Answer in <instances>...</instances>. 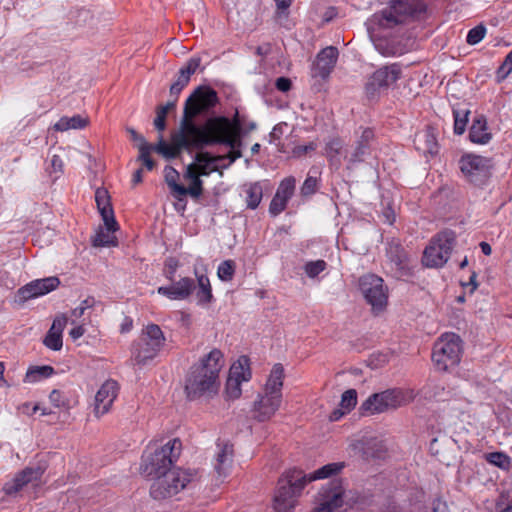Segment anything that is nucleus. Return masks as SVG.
<instances>
[{"label":"nucleus","mask_w":512,"mask_h":512,"mask_svg":"<svg viewBox=\"0 0 512 512\" xmlns=\"http://www.w3.org/2000/svg\"><path fill=\"white\" fill-rule=\"evenodd\" d=\"M218 103L217 92L209 86L197 87L186 99L178 130L171 134L168 144L159 137L153 150L167 159L177 158L183 150L192 152L203 149V122H196L197 116L208 113Z\"/></svg>","instance_id":"1"},{"label":"nucleus","mask_w":512,"mask_h":512,"mask_svg":"<svg viewBox=\"0 0 512 512\" xmlns=\"http://www.w3.org/2000/svg\"><path fill=\"white\" fill-rule=\"evenodd\" d=\"M344 468L341 462L329 463L305 474L302 470L293 468L286 471L278 480V487L274 496V509L276 512H291L295 507L297 497L307 483L318 479H325L338 474Z\"/></svg>","instance_id":"2"},{"label":"nucleus","mask_w":512,"mask_h":512,"mask_svg":"<svg viewBox=\"0 0 512 512\" xmlns=\"http://www.w3.org/2000/svg\"><path fill=\"white\" fill-rule=\"evenodd\" d=\"M223 366V353L216 348L205 355L198 364H194L185 381L188 399L214 397L220 388L219 373Z\"/></svg>","instance_id":"3"},{"label":"nucleus","mask_w":512,"mask_h":512,"mask_svg":"<svg viewBox=\"0 0 512 512\" xmlns=\"http://www.w3.org/2000/svg\"><path fill=\"white\" fill-rule=\"evenodd\" d=\"M243 123L236 110L232 119L225 116H212L203 122V148L213 145H225L230 148L234 159L242 157L241 129Z\"/></svg>","instance_id":"4"},{"label":"nucleus","mask_w":512,"mask_h":512,"mask_svg":"<svg viewBox=\"0 0 512 512\" xmlns=\"http://www.w3.org/2000/svg\"><path fill=\"white\" fill-rule=\"evenodd\" d=\"M194 273L196 282L190 277H182L178 281L172 280L170 285L158 287V294L170 300H186L194 294L198 305L210 304L214 297L208 276L203 273L199 274L197 270Z\"/></svg>","instance_id":"5"},{"label":"nucleus","mask_w":512,"mask_h":512,"mask_svg":"<svg viewBox=\"0 0 512 512\" xmlns=\"http://www.w3.org/2000/svg\"><path fill=\"white\" fill-rule=\"evenodd\" d=\"M425 14L426 5L421 0H391L387 7L372 16L371 21L380 28L391 29L397 25L421 20Z\"/></svg>","instance_id":"6"},{"label":"nucleus","mask_w":512,"mask_h":512,"mask_svg":"<svg viewBox=\"0 0 512 512\" xmlns=\"http://www.w3.org/2000/svg\"><path fill=\"white\" fill-rule=\"evenodd\" d=\"M284 368L277 363L273 366L263 392L258 394L253 404V417L259 422L270 420L282 403Z\"/></svg>","instance_id":"7"},{"label":"nucleus","mask_w":512,"mask_h":512,"mask_svg":"<svg viewBox=\"0 0 512 512\" xmlns=\"http://www.w3.org/2000/svg\"><path fill=\"white\" fill-rule=\"evenodd\" d=\"M181 449V441L174 438L154 452L145 453L142 457V472L146 476L156 477L157 479L170 470L171 466L178 460Z\"/></svg>","instance_id":"8"},{"label":"nucleus","mask_w":512,"mask_h":512,"mask_svg":"<svg viewBox=\"0 0 512 512\" xmlns=\"http://www.w3.org/2000/svg\"><path fill=\"white\" fill-rule=\"evenodd\" d=\"M414 399L412 390L387 389L370 395L360 406L361 415H374L409 404Z\"/></svg>","instance_id":"9"},{"label":"nucleus","mask_w":512,"mask_h":512,"mask_svg":"<svg viewBox=\"0 0 512 512\" xmlns=\"http://www.w3.org/2000/svg\"><path fill=\"white\" fill-rule=\"evenodd\" d=\"M166 338L157 324L146 325L138 341L132 346V360L136 365L144 366L152 361L165 345Z\"/></svg>","instance_id":"10"},{"label":"nucleus","mask_w":512,"mask_h":512,"mask_svg":"<svg viewBox=\"0 0 512 512\" xmlns=\"http://www.w3.org/2000/svg\"><path fill=\"white\" fill-rule=\"evenodd\" d=\"M461 339L454 333L442 335L434 344L432 361L440 371H447L449 368L458 365L461 359Z\"/></svg>","instance_id":"11"},{"label":"nucleus","mask_w":512,"mask_h":512,"mask_svg":"<svg viewBox=\"0 0 512 512\" xmlns=\"http://www.w3.org/2000/svg\"><path fill=\"white\" fill-rule=\"evenodd\" d=\"M193 474L181 469L169 470L155 479L150 488L151 496L156 500L172 497L191 482Z\"/></svg>","instance_id":"12"},{"label":"nucleus","mask_w":512,"mask_h":512,"mask_svg":"<svg viewBox=\"0 0 512 512\" xmlns=\"http://www.w3.org/2000/svg\"><path fill=\"white\" fill-rule=\"evenodd\" d=\"M458 168L465 181L475 186H483L491 176L492 162L490 158L466 153L458 160Z\"/></svg>","instance_id":"13"},{"label":"nucleus","mask_w":512,"mask_h":512,"mask_svg":"<svg viewBox=\"0 0 512 512\" xmlns=\"http://www.w3.org/2000/svg\"><path fill=\"white\" fill-rule=\"evenodd\" d=\"M455 242L452 231H443L434 236L423 253L422 262L431 268L442 267L449 259Z\"/></svg>","instance_id":"14"},{"label":"nucleus","mask_w":512,"mask_h":512,"mask_svg":"<svg viewBox=\"0 0 512 512\" xmlns=\"http://www.w3.org/2000/svg\"><path fill=\"white\" fill-rule=\"evenodd\" d=\"M359 288L374 313L385 309L388 302V289L381 277L365 274L359 279Z\"/></svg>","instance_id":"15"},{"label":"nucleus","mask_w":512,"mask_h":512,"mask_svg":"<svg viewBox=\"0 0 512 512\" xmlns=\"http://www.w3.org/2000/svg\"><path fill=\"white\" fill-rule=\"evenodd\" d=\"M386 256V267L393 277L401 279L412 274L410 258L399 243L390 242L386 249Z\"/></svg>","instance_id":"16"},{"label":"nucleus","mask_w":512,"mask_h":512,"mask_svg":"<svg viewBox=\"0 0 512 512\" xmlns=\"http://www.w3.org/2000/svg\"><path fill=\"white\" fill-rule=\"evenodd\" d=\"M344 503V488L340 481L333 480L323 487L312 512H337Z\"/></svg>","instance_id":"17"},{"label":"nucleus","mask_w":512,"mask_h":512,"mask_svg":"<svg viewBox=\"0 0 512 512\" xmlns=\"http://www.w3.org/2000/svg\"><path fill=\"white\" fill-rule=\"evenodd\" d=\"M401 72V67L396 63L376 70L366 84L367 95L373 98L381 90L393 85L400 78Z\"/></svg>","instance_id":"18"},{"label":"nucleus","mask_w":512,"mask_h":512,"mask_svg":"<svg viewBox=\"0 0 512 512\" xmlns=\"http://www.w3.org/2000/svg\"><path fill=\"white\" fill-rule=\"evenodd\" d=\"M295 185L296 180L292 176L286 177L280 182L269 205V213L272 216H277L286 209L288 201L294 195Z\"/></svg>","instance_id":"19"},{"label":"nucleus","mask_w":512,"mask_h":512,"mask_svg":"<svg viewBox=\"0 0 512 512\" xmlns=\"http://www.w3.org/2000/svg\"><path fill=\"white\" fill-rule=\"evenodd\" d=\"M118 390V383L114 380H107L101 385L95 395L94 413L97 417L109 412Z\"/></svg>","instance_id":"20"},{"label":"nucleus","mask_w":512,"mask_h":512,"mask_svg":"<svg viewBox=\"0 0 512 512\" xmlns=\"http://www.w3.org/2000/svg\"><path fill=\"white\" fill-rule=\"evenodd\" d=\"M59 283L60 281L57 277L37 279L21 287L17 295L21 301H27L53 291L58 287Z\"/></svg>","instance_id":"21"},{"label":"nucleus","mask_w":512,"mask_h":512,"mask_svg":"<svg viewBox=\"0 0 512 512\" xmlns=\"http://www.w3.org/2000/svg\"><path fill=\"white\" fill-rule=\"evenodd\" d=\"M43 470L40 467L25 468L18 473L11 481L5 483L3 490L9 496H15L22 488L29 483L37 482L41 479Z\"/></svg>","instance_id":"22"},{"label":"nucleus","mask_w":512,"mask_h":512,"mask_svg":"<svg viewBox=\"0 0 512 512\" xmlns=\"http://www.w3.org/2000/svg\"><path fill=\"white\" fill-rule=\"evenodd\" d=\"M339 56L338 49L334 46H328L322 49L313 65V76L322 79L327 78L334 69Z\"/></svg>","instance_id":"23"},{"label":"nucleus","mask_w":512,"mask_h":512,"mask_svg":"<svg viewBox=\"0 0 512 512\" xmlns=\"http://www.w3.org/2000/svg\"><path fill=\"white\" fill-rule=\"evenodd\" d=\"M201 64L200 57L190 58L186 64L178 71L176 80L170 86V96L178 99L181 91L188 85L191 76L196 72Z\"/></svg>","instance_id":"24"},{"label":"nucleus","mask_w":512,"mask_h":512,"mask_svg":"<svg viewBox=\"0 0 512 512\" xmlns=\"http://www.w3.org/2000/svg\"><path fill=\"white\" fill-rule=\"evenodd\" d=\"M95 201L98 211L104 221L105 228L109 231H116L117 222L114 217L108 191L104 188H98L95 192Z\"/></svg>","instance_id":"25"},{"label":"nucleus","mask_w":512,"mask_h":512,"mask_svg":"<svg viewBox=\"0 0 512 512\" xmlns=\"http://www.w3.org/2000/svg\"><path fill=\"white\" fill-rule=\"evenodd\" d=\"M374 139V132L371 128H364L361 131V135L355 143L352 151L345 157L348 160L349 165L362 162L367 155L370 154V144Z\"/></svg>","instance_id":"26"},{"label":"nucleus","mask_w":512,"mask_h":512,"mask_svg":"<svg viewBox=\"0 0 512 512\" xmlns=\"http://www.w3.org/2000/svg\"><path fill=\"white\" fill-rule=\"evenodd\" d=\"M68 322V318L64 315H58L53 320V323L45 336L43 343L44 345L53 350L59 351L63 346L62 332Z\"/></svg>","instance_id":"27"},{"label":"nucleus","mask_w":512,"mask_h":512,"mask_svg":"<svg viewBox=\"0 0 512 512\" xmlns=\"http://www.w3.org/2000/svg\"><path fill=\"white\" fill-rule=\"evenodd\" d=\"M217 452L215 454L214 469L218 476H227L233 462V445L226 442L217 444Z\"/></svg>","instance_id":"28"},{"label":"nucleus","mask_w":512,"mask_h":512,"mask_svg":"<svg viewBox=\"0 0 512 512\" xmlns=\"http://www.w3.org/2000/svg\"><path fill=\"white\" fill-rule=\"evenodd\" d=\"M492 138L483 115L476 117L469 130V139L476 144H487Z\"/></svg>","instance_id":"29"},{"label":"nucleus","mask_w":512,"mask_h":512,"mask_svg":"<svg viewBox=\"0 0 512 512\" xmlns=\"http://www.w3.org/2000/svg\"><path fill=\"white\" fill-rule=\"evenodd\" d=\"M241 189L247 208L255 210L263 198L262 183L259 181L245 183L242 185Z\"/></svg>","instance_id":"30"},{"label":"nucleus","mask_w":512,"mask_h":512,"mask_svg":"<svg viewBox=\"0 0 512 512\" xmlns=\"http://www.w3.org/2000/svg\"><path fill=\"white\" fill-rule=\"evenodd\" d=\"M192 164H195L196 170L201 176H208L221 168L216 156H211L208 152L197 153Z\"/></svg>","instance_id":"31"},{"label":"nucleus","mask_w":512,"mask_h":512,"mask_svg":"<svg viewBox=\"0 0 512 512\" xmlns=\"http://www.w3.org/2000/svg\"><path fill=\"white\" fill-rule=\"evenodd\" d=\"M200 174H198L196 170L195 164H189L187 166L186 172L184 174V177L188 180H190V185L188 188L185 187L186 195L189 194L193 198H198L202 192V180L200 179Z\"/></svg>","instance_id":"32"},{"label":"nucleus","mask_w":512,"mask_h":512,"mask_svg":"<svg viewBox=\"0 0 512 512\" xmlns=\"http://www.w3.org/2000/svg\"><path fill=\"white\" fill-rule=\"evenodd\" d=\"M88 118L79 114L72 117L63 116L54 125L56 131L64 132L70 129H83L88 125Z\"/></svg>","instance_id":"33"},{"label":"nucleus","mask_w":512,"mask_h":512,"mask_svg":"<svg viewBox=\"0 0 512 512\" xmlns=\"http://www.w3.org/2000/svg\"><path fill=\"white\" fill-rule=\"evenodd\" d=\"M55 370L50 365L30 366L25 374V383H37L51 377Z\"/></svg>","instance_id":"34"},{"label":"nucleus","mask_w":512,"mask_h":512,"mask_svg":"<svg viewBox=\"0 0 512 512\" xmlns=\"http://www.w3.org/2000/svg\"><path fill=\"white\" fill-rule=\"evenodd\" d=\"M229 376L238 379L241 382H247L251 378L249 367V358L241 356L230 368Z\"/></svg>","instance_id":"35"},{"label":"nucleus","mask_w":512,"mask_h":512,"mask_svg":"<svg viewBox=\"0 0 512 512\" xmlns=\"http://www.w3.org/2000/svg\"><path fill=\"white\" fill-rule=\"evenodd\" d=\"M165 181L171 189L173 195L178 199L186 195L185 187L178 183L179 173L176 169L171 166H167L164 169Z\"/></svg>","instance_id":"36"},{"label":"nucleus","mask_w":512,"mask_h":512,"mask_svg":"<svg viewBox=\"0 0 512 512\" xmlns=\"http://www.w3.org/2000/svg\"><path fill=\"white\" fill-rule=\"evenodd\" d=\"M343 143L339 138H333L325 146V155L332 165L339 167L341 165L340 155L342 153Z\"/></svg>","instance_id":"37"},{"label":"nucleus","mask_w":512,"mask_h":512,"mask_svg":"<svg viewBox=\"0 0 512 512\" xmlns=\"http://www.w3.org/2000/svg\"><path fill=\"white\" fill-rule=\"evenodd\" d=\"M488 463L503 469L508 470L511 466V458L504 452H491L485 455Z\"/></svg>","instance_id":"38"},{"label":"nucleus","mask_w":512,"mask_h":512,"mask_svg":"<svg viewBox=\"0 0 512 512\" xmlns=\"http://www.w3.org/2000/svg\"><path fill=\"white\" fill-rule=\"evenodd\" d=\"M419 140L425 141V147L424 152H428L430 154H434L437 152V140L434 134L433 129H427L422 134H419L418 136Z\"/></svg>","instance_id":"39"},{"label":"nucleus","mask_w":512,"mask_h":512,"mask_svg":"<svg viewBox=\"0 0 512 512\" xmlns=\"http://www.w3.org/2000/svg\"><path fill=\"white\" fill-rule=\"evenodd\" d=\"M235 272V264L232 260H225L218 266L217 275L222 281H231Z\"/></svg>","instance_id":"40"},{"label":"nucleus","mask_w":512,"mask_h":512,"mask_svg":"<svg viewBox=\"0 0 512 512\" xmlns=\"http://www.w3.org/2000/svg\"><path fill=\"white\" fill-rule=\"evenodd\" d=\"M357 404V392L355 389L346 390L340 401V407L344 409V412H350Z\"/></svg>","instance_id":"41"},{"label":"nucleus","mask_w":512,"mask_h":512,"mask_svg":"<svg viewBox=\"0 0 512 512\" xmlns=\"http://www.w3.org/2000/svg\"><path fill=\"white\" fill-rule=\"evenodd\" d=\"M327 267V263L322 260L309 261L304 266V271L309 278H315L322 273Z\"/></svg>","instance_id":"42"},{"label":"nucleus","mask_w":512,"mask_h":512,"mask_svg":"<svg viewBox=\"0 0 512 512\" xmlns=\"http://www.w3.org/2000/svg\"><path fill=\"white\" fill-rule=\"evenodd\" d=\"M469 111H454V133L461 135L464 133L468 122Z\"/></svg>","instance_id":"43"},{"label":"nucleus","mask_w":512,"mask_h":512,"mask_svg":"<svg viewBox=\"0 0 512 512\" xmlns=\"http://www.w3.org/2000/svg\"><path fill=\"white\" fill-rule=\"evenodd\" d=\"M241 381L228 376L226 382V395L229 399H237L241 396Z\"/></svg>","instance_id":"44"},{"label":"nucleus","mask_w":512,"mask_h":512,"mask_svg":"<svg viewBox=\"0 0 512 512\" xmlns=\"http://www.w3.org/2000/svg\"><path fill=\"white\" fill-rule=\"evenodd\" d=\"M50 402L57 408L69 409L70 402L67 396L60 390L54 389L49 395Z\"/></svg>","instance_id":"45"},{"label":"nucleus","mask_w":512,"mask_h":512,"mask_svg":"<svg viewBox=\"0 0 512 512\" xmlns=\"http://www.w3.org/2000/svg\"><path fill=\"white\" fill-rule=\"evenodd\" d=\"M486 35V28L484 25H477L468 31L466 41L470 45L478 44Z\"/></svg>","instance_id":"46"},{"label":"nucleus","mask_w":512,"mask_h":512,"mask_svg":"<svg viewBox=\"0 0 512 512\" xmlns=\"http://www.w3.org/2000/svg\"><path fill=\"white\" fill-rule=\"evenodd\" d=\"M113 232L114 231H109L107 228L106 231L100 229L93 239L94 246L103 247L113 244V236L111 235Z\"/></svg>","instance_id":"47"},{"label":"nucleus","mask_w":512,"mask_h":512,"mask_svg":"<svg viewBox=\"0 0 512 512\" xmlns=\"http://www.w3.org/2000/svg\"><path fill=\"white\" fill-rule=\"evenodd\" d=\"M94 303H95V299L92 297H88L85 300H83L78 307L74 308L71 311L72 319L77 320L80 317H82L87 309L93 307Z\"/></svg>","instance_id":"48"},{"label":"nucleus","mask_w":512,"mask_h":512,"mask_svg":"<svg viewBox=\"0 0 512 512\" xmlns=\"http://www.w3.org/2000/svg\"><path fill=\"white\" fill-rule=\"evenodd\" d=\"M167 107H157L156 117L154 119V126L158 131L166 129Z\"/></svg>","instance_id":"49"},{"label":"nucleus","mask_w":512,"mask_h":512,"mask_svg":"<svg viewBox=\"0 0 512 512\" xmlns=\"http://www.w3.org/2000/svg\"><path fill=\"white\" fill-rule=\"evenodd\" d=\"M318 181L317 178L308 176L301 187L302 196H310L317 190Z\"/></svg>","instance_id":"50"},{"label":"nucleus","mask_w":512,"mask_h":512,"mask_svg":"<svg viewBox=\"0 0 512 512\" xmlns=\"http://www.w3.org/2000/svg\"><path fill=\"white\" fill-rule=\"evenodd\" d=\"M153 150V145H150V146H145V147H140V150H139V159L143 162V164L145 165V167L148 169V170H152L154 168V161L151 159L150 157V153L151 151Z\"/></svg>","instance_id":"51"},{"label":"nucleus","mask_w":512,"mask_h":512,"mask_svg":"<svg viewBox=\"0 0 512 512\" xmlns=\"http://www.w3.org/2000/svg\"><path fill=\"white\" fill-rule=\"evenodd\" d=\"M497 512H512V495L510 494H501L497 504H496Z\"/></svg>","instance_id":"52"},{"label":"nucleus","mask_w":512,"mask_h":512,"mask_svg":"<svg viewBox=\"0 0 512 512\" xmlns=\"http://www.w3.org/2000/svg\"><path fill=\"white\" fill-rule=\"evenodd\" d=\"M71 324L74 327L69 331V335L73 341H76L84 335L86 329L83 325L77 324L75 319H71Z\"/></svg>","instance_id":"53"},{"label":"nucleus","mask_w":512,"mask_h":512,"mask_svg":"<svg viewBox=\"0 0 512 512\" xmlns=\"http://www.w3.org/2000/svg\"><path fill=\"white\" fill-rule=\"evenodd\" d=\"M127 132L130 134L131 136V139L137 143V147L138 149L140 150V147H145V146H150L151 144L147 143V141L145 140V138L138 134L136 132V130H134L133 128H127Z\"/></svg>","instance_id":"54"},{"label":"nucleus","mask_w":512,"mask_h":512,"mask_svg":"<svg viewBox=\"0 0 512 512\" xmlns=\"http://www.w3.org/2000/svg\"><path fill=\"white\" fill-rule=\"evenodd\" d=\"M375 48L384 56H393L396 54L395 49L389 47L383 40L375 42Z\"/></svg>","instance_id":"55"},{"label":"nucleus","mask_w":512,"mask_h":512,"mask_svg":"<svg viewBox=\"0 0 512 512\" xmlns=\"http://www.w3.org/2000/svg\"><path fill=\"white\" fill-rule=\"evenodd\" d=\"M50 172L54 173H62L63 171V161L59 155H52L50 158Z\"/></svg>","instance_id":"56"},{"label":"nucleus","mask_w":512,"mask_h":512,"mask_svg":"<svg viewBox=\"0 0 512 512\" xmlns=\"http://www.w3.org/2000/svg\"><path fill=\"white\" fill-rule=\"evenodd\" d=\"M276 88L281 92H287L291 89L292 82L289 78L279 77L275 82Z\"/></svg>","instance_id":"57"},{"label":"nucleus","mask_w":512,"mask_h":512,"mask_svg":"<svg viewBox=\"0 0 512 512\" xmlns=\"http://www.w3.org/2000/svg\"><path fill=\"white\" fill-rule=\"evenodd\" d=\"M216 159L219 160L222 169L228 168L231 164H233L236 161V159L233 158L231 152L225 155H218L216 156Z\"/></svg>","instance_id":"58"},{"label":"nucleus","mask_w":512,"mask_h":512,"mask_svg":"<svg viewBox=\"0 0 512 512\" xmlns=\"http://www.w3.org/2000/svg\"><path fill=\"white\" fill-rule=\"evenodd\" d=\"M447 505L441 499H434L431 503V512H446Z\"/></svg>","instance_id":"59"},{"label":"nucleus","mask_w":512,"mask_h":512,"mask_svg":"<svg viewBox=\"0 0 512 512\" xmlns=\"http://www.w3.org/2000/svg\"><path fill=\"white\" fill-rule=\"evenodd\" d=\"M240 119L243 123V129H241V134L243 133H249L256 129V123L254 121H247L246 118L240 114Z\"/></svg>","instance_id":"60"},{"label":"nucleus","mask_w":512,"mask_h":512,"mask_svg":"<svg viewBox=\"0 0 512 512\" xmlns=\"http://www.w3.org/2000/svg\"><path fill=\"white\" fill-rule=\"evenodd\" d=\"M512 72V69H510L509 67H507L506 65H504L502 63V65L499 67L498 71H497V76L503 80L505 79L510 73Z\"/></svg>","instance_id":"61"},{"label":"nucleus","mask_w":512,"mask_h":512,"mask_svg":"<svg viewBox=\"0 0 512 512\" xmlns=\"http://www.w3.org/2000/svg\"><path fill=\"white\" fill-rule=\"evenodd\" d=\"M512 72V69H510L509 67H507L506 65H504L502 63V65L499 67L498 71H497V76L503 80L505 79L510 73Z\"/></svg>","instance_id":"62"},{"label":"nucleus","mask_w":512,"mask_h":512,"mask_svg":"<svg viewBox=\"0 0 512 512\" xmlns=\"http://www.w3.org/2000/svg\"><path fill=\"white\" fill-rule=\"evenodd\" d=\"M348 412H344V409H342L341 407L339 409H336L334 410L331 415H330V419L332 421H337L339 420L343 415L347 414Z\"/></svg>","instance_id":"63"},{"label":"nucleus","mask_w":512,"mask_h":512,"mask_svg":"<svg viewBox=\"0 0 512 512\" xmlns=\"http://www.w3.org/2000/svg\"><path fill=\"white\" fill-rule=\"evenodd\" d=\"M292 0H275L276 6L279 10H287L291 5Z\"/></svg>","instance_id":"64"}]
</instances>
